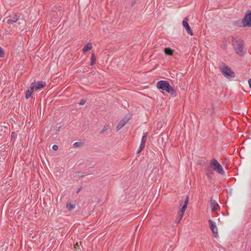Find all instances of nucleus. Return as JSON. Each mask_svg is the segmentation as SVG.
<instances>
[{
    "instance_id": "obj_1",
    "label": "nucleus",
    "mask_w": 251,
    "mask_h": 251,
    "mask_svg": "<svg viewBox=\"0 0 251 251\" xmlns=\"http://www.w3.org/2000/svg\"><path fill=\"white\" fill-rule=\"evenodd\" d=\"M188 199L189 198L187 196L185 197L184 201H180L179 208L178 211V216L176 219L177 223H179L180 221L184 214L188 203Z\"/></svg>"
},
{
    "instance_id": "obj_2",
    "label": "nucleus",
    "mask_w": 251,
    "mask_h": 251,
    "mask_svg": "<svg viewBox=\"0 0 251 251\" xmlns=\"http://www.w3.org/2000/svg\"><path fill=\"white\" fill-rule=\"evenodd\" d=\"M157 87L158 88L166 91V92L172 93L174 91L173 89L169 83L164 80H161L157 82Z\"/></svg>"
},
{
    "instance_id": "obj_3",
    "label": "nucleus",
    "mask_w": 251,
    "mask_h": 251,
    "mask_svg": "<svg viewBox=\"0 0 251 251\" xmlns=\"http://www.w3.org/2000/svg\"><path fill=\"white\" fill-rule=\"evenodd\" d=\"M210 165L213 169L216 171L218 174H221V175H225V172L223 170L222 166L218 162V161L213 159L210 161Z\"/></svg>"
},
{
    "instance_id": "obj_4",
    "label": "nucleus",
    "mask_w": 251,
    "mask_h": 251,
    "mask_svg": "<svg viewBox=\"0 0 251 251\" xmlns=\"http://www.w3.org/2000/svg\"><path fill=\"white\" fill-rule=\"evenodd\" d=\"M233 46L237 54L239 55H242L243 54L244 48L242 41L236 40L233 43Z\"/></svg>"
},
{
    "instance_id": "obj_5",
    "label": "nucleus",
    "mask_w": 251,
    "mask_h": 251,
    "mask_svg": "<svg viewBox=\"0 0 251 251\" xmlns=\"http://www.w3.org/2000/svg\"><path fill=\"white\" fill-rule=\"evenodd\" d=\"M46 86V83L44 81L33 82L30 85V88L34 91L40 90Z\"/></svg>"
},
{
    "instance_id": "obj_6",
    "label": "nucleus",
    "mask_w": 251,
    "mask_h": 251,
    "mask_svg": "<svg viewBox=\"0 0 251 251\" xmlns=\"http://www.w3.org/2000/svg\"><path fill=\"white\" fill-rule=\"evenodd\" d=\"M222 72L224 74V75L226 76H233V72L227 66H223L222 68Z\"/></svg>"
},
{
    "instance_id": "obj_7",
    "label": "nucleus",
    "mask_w": 251,
    "mask_h": 251,
    "mask_svg": "<svg viewBox=\"0 0 251 251\" xmlns=\"http://www.w3.org/2000/svg\"><path fill=\"white\" fill-rule=\"evenodd\" d=\"M188 17H186L184 20L182 21V25L186 29L187 32L188 34L192 35L193 32L192 31L188 24Z\"/></svg>"
},
{
    "instance_id": "obj_8",
    "label": "nucleus",
    "mask_w": 251,
    "mask_h": 251,
    "mask_svg": "<svg viewBox=\"0 0 251 251\" xmlns=\"http://www.w3.org/2000/svg\"><path fill=\"white\" fill-rule=\"evenodd\" d=\"M243 25L244 26H251V12L247 14L244 17Z\"/></svg>"
},
{
    "instance_id": "obj_9",
    "label": "nucleus",
    "mask_w": 251,
    "mask_h": 251,
    "mask_svg": "<svg viewBox=\"0 0 251 251\" xmlns=\"http://www.w3.org/2000/svg\"><path fill=\"white\" fill-rule=\"evenodd\" d=\"M210 207L213 211H217L220 209V206L218 203L212 199H211L210 201Z\"/></svg>"
},
{
    "instance_id": "obj_10",
    "label": "nucleus",
    "mask_w": 251,
    "mask_h": 251,
    "mask_svg": "<svg viewBox=\"0 0 251 251\" xmlns=\"http://www.w3.org/2000/svg\"><path fill=\"white\" fill-rule=\"evenodd\" d=\"M209 222L210 223V228L212 231L213 233L216 236L218 234V229L216 226V224L214 222L212 221L211 220H209Z\"/></svg>"
},
{
    "instance_id": "obj_11",
    "label": "nucleus",
    "mask_w": 251,
    "mask_h": 251,
    "mask_svg": "<svg viewBox=\"0 0 251 251\" xmlns=\"http://www.w3.org/2000/svg\"><path fill=\"white\" fill-rule=\"evenodd\" d=\"M129 118H125L122 119L118 124L117 126V130H120L121 129L126 123V122L128 121Z\"/></svg>"
},
{
    "instance_id": "obj_12",
    "label": "nucleus",
    "mask_w": 251,
    "mask_h": 251,
    "mask_svg": "<svg viewBox=\"0 0 251 251\" xmlns=\"http://www.w3.org/2000/svg\"><path fill=\"white\" fill-rule=\"evenodd\" d=\"M19 19V17L16 15L14 14L10 19L7 20V23L10 24H13L16 23Z\"/></svg>"
},
{
    "instance_id": "obj_13",
    "label": "nucleus",
    "mask_w": 251,
    "mask_h": 251,
    "mask_svg": "<svg viewBox=\"0 0 251 251\" xmlns=\"http://www.w3.org/2000/svg\"><path fill=\"white\" fill-rule=\"evenodd\" d=\"M92 49V46L91 43H87L83 48L82 51L84 53Z\"/></svg>"
},
{
    "instance_id": "obj_14",
    "label": "nucleus",
    "mask_w": 251,
    "mask_h": 251,
    "mask_svg": "<svg viewBox=\"0 0 251 251\" xmlns=\"http://www.w3.org/2000/svg\"><path fill=\"white\" fill-rule=\"evenodd\" d=\"M33 92H34V91L32 90V89H31L30 87L26 91L25 98L26 99H29L31 96V95Z\"/></svg>"
},
{
    "instance_id": "obj_15",
    "label": "nucleus",
    "mask_w": 251,
    "mask_h": 251,
    "mask_svg": "<svg viewBox=\"0 0 251 251\" xmlns=\"http://www.w3.org/2000/svg\"><path fill=\"white\" fill-rule=\"evenodd\" d=\"M164 51L165 54L169 55H172L174 52L173 50L169 48H165Z\"/></svg>"
},
{
    "instance_id": "obj_16",
    "label": "nucleus",
    "mask_w": 251,
    "mask_h": 251,
    "mask_svg": "<svg viewBox=\"0 0 251 251\" xmlns=\"http://www.w3.org/2000/svg\"><path fill=\"white\" fill-rule=\"evenodd\" d=\"M66 207L69 210H72L75 208V205L72 204L70 202H68L66 205Z\"/></svg>"
},
{
    "instance_id": "obj_17",
    "label": "nucleus",
    "mask_w": 251,
    "mask_h": 251,
    "mask_svg": "<svg viewBox=\"0 0 251 251\" xmlns=\"http://www.w3.org/2000/svg\"><path fill=\"white\" fill-rule=\"evenodd\" d=\"M147 133H144V135L143 136V137L142 138V139H141V144H143L145 145V143H146V141H147Z\"/></svg>"
},
{
    "instance_id": "obj_18",
    "label": "nucleus",
    "mask_w": 251,
    "mask_h": 251,
    "mask_svg": "<svg viewBox=\"0 0 251 251\" xmlns=\"http://www.w3.org/2000/svg\"><path fill=\"white\" fill-rule=\"evenodd\" d=\"M145 147V145L143 144H140V147L137 151V153H140L142 150H143Z\"/></svg>"
},
{
    "instance_id": "obj_19",
    "label": "nucleus",
    "mask_w": 251,
    "mask_h": 251,
    "mask_svg": "<svg viewBox=\"0 0 251 251\" xmlns=\"http://www.w3.org/2000/svg\"><path fill=\"white\" fill-rule=\"evenodd\" d=\"M95 55L94 54H92V56H91V66H92L95 62Z\"/></svg>"
},
{
    "instance_id": "obj_20",
    "label": "nucleus",
    "mask_w": 251,
    "mask_h": 251,
    "mask_svg": "<svg viewBox=\"0 0 251 251\" xmlns=\"http://www.w3.org/2000/svg\"><path fill=\"white\" fill-rule=\"evenodd\" d=\"M82 146V143L80 142H75L73 144L74 147H78Z\"/></svg>"
},
{
    "instance_id": "obj_21",
    "label": "nucleus",
    "mask_w": 251,
    "mask_h": 251,
    "mask_svg": "<svg viewBox=\"0 0 251 251\" xmlns=\"http://www.w3.org/2000/svg\"><path fill=\"white\" fill-rule=\"evenodd\" d=\"M4 56V50L1 47H0V57H2Z\"/></svg>"
},
{
    "instance_id": "obj_22",
    "label": "nucleus",
    "mask_w": 251,
    "mask_h": 251,
    "mask_svg": "<svg viewBox=\"0 0 251 251\" xmlns=\"http://www.w3.org/2000/svg\"><path fill=\"white\" fill-rule=\"evenodd\" d=\"M86 102V100L84 99H82L79 103V104L80 105H84Z\"/></svg>"
},
{
    "instance_id": "obj_23",
    "label": "nucleus",
    "mask_w": 251,
    "mask_h": 251,
    "mask_svg": "<svg viewBox=\"0 0 251 251\" xmlns=\"http://www.w3.org/2000/svg\"><path fill=\"white\" fill-rule=\"evenodd\" d=\"M58 146L55 145H53L52 147V150L54 151H57L58 150Z\"/></svg>"
},
{
    "instance_id": "obj_24",
    "label": "nucleus",
    "mask_w": 251,
    "mask_h": 251,
    "mask_svg": "<svg viewBox=\"0 0 251 251\" xmlns=\"http://www.w3.org/2000/svg\"><path fill=\"white\" fill-rule=\"evenodd\" d=\"M249 85L250 86V88L251 89V78H250L248 80Z\"/></svg>"
},
{
    "instance_id": "obj_25",
    "label": "nucleus",
    "mask_w": 251,
    "mask_h": 251,
    "mask_svg": "<svg viewBox=\"0 0 251 251\" xmlns=\"http://www.w3.org/2000/svg\"><path fill=\"white\" fill-rule=\"evenodd\" d=\"M78 247V244L77 243H76L75 245H74V248L76 249L77 247Z\"/></svg>"
},
{
    "instance_id": "obj_26",
    "label": "nucleus",
    "mask_w": 251,
    "mask_h": 251,
    "mask_svg": "<svg viewBox=\"0 0 251 251\" xmlns=\"http://www.w3.org/2000/svg\"><path fill=\"white\" fill-rule=\"evenodd\" d=\"M14 132H12V134H11L12 136H14Z\"/></svg>"
},
{
    "instance_id": "obj_27",
    "label": "nucleus",
    "mask_w": 251,
    "mask_h": 251,
    "mask_svg": "<svg viewBox=\"0 0 251 251\" xmlns=\"http://www.w3.org/2000/svg\"><path fill=\"white\" fill-rule=\"evenodd\" d=\"M206 174H207V175H208L209 176V173H208V171H207Z\"/></svg>"
}]
</instances>
